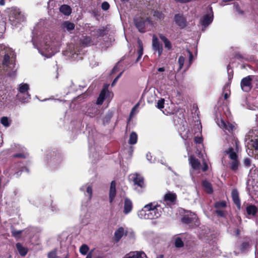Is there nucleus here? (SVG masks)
<instances>
[{
  "mask_svg": "<svg viewBox=\"0 0 258 258\" xmlns=\"http://www.w3.org/2000/svg\"><path fill=\"white\" fill-rule=\"evenodd\" d=\"M33 44L40 54L46 58L51 57L59 51L61 45L58 36L51 33H43L38 36H33Z\"/></svg>",
  "mask_w": 258,
  "mask_h": 258,
  "instance_id": "f257e3e1",
  "label": "nucleus"
},
{
  "mask_svg": "<svg viewBox=\"0 0 258 258\" xmlns=\"http://www.w3.org/2000/svg\"><path fill=\"white\" fill-rule=\"evenodd\" d=\"M163 208L156 202L150 203L138 212V216L143 219H156L159 218L163 212Z\"/></svg>",
  "mask_w": 258,
  "mask_h": 258,
  "instance_id": "f03ea898",
  "label": "nucleus"
},
{
  "mask_svg": "<svg viewBox=\"0 0 258 258\" xmlns=\"http://www.w3.org/2000/svg\"><path fill=\"white\" fill-rule=\"evenodd\" d=\"M228 145V149L225 151V153L229 155L231 160L237 159V155L234 151V148H237L238 142L237 139L233 136H229L226 139Z\"/></svg>",
  "mask_w": 258,
  "mask_h": 258,
  "instance_id": "7ed1b4c3",
  "label": "nucleus"
},
{
  "mask_svg": "<svg viewBox=\"0 0 258 258\" xmlns=\"http://www.w3.org/2000/svg\"><path fill=\"white\" fill-rule=\"evenodd\" d=\"M9 20L12 25H17V24L24 22L25 20V17L19 9L13 7L11 9Z\"/></svg>",
  "mask_w": 258,
  "mask_h": 258,
  "instance_id": "20e7f679",
  "label": "nucleus"
},
{
  "mask_svg": "<svg viewBox=\"0 0 258 258\" xmlns=\"http://www.w3.org/2000/svg\"><path fill=\"white\" fill-rule=\"evenodd\" d=\"M29 89V86L26 83L20 84L18 88L19 93L17 97L19 100L22 102L25 103L28 101L30 98V95L28 92Z\"/></svg>",
  "mask_w": 258,
  "mask_h": 258,
  "instance_id": "39448f33",
  "label": "nucleus"
},
{
  "mask_svg": "<svg viewBox=\"0 0 258 258\" xmlns=\"http://www.w3.org/2000/svg\"><path fill=\"white\" fill-rule=\"evenodd\" d=\"M214 19L213 12L212 7H210L207 14L202 16L200 20L202 25V31H205L206 28L212 23Z\"/></svg>",
  "mask_w": 258,
  "mask_h": 258,
  "instance_id": "423d86ee",
  "label": "nucleus"
},
{
  "mask_svg": "<svg viewBox=\"0 0 258 258\" xmlns=\"http://www.w3.org/2000/svg\"><path fill=\"white\" fill-rule=\"evenodd\" d=\"M181 220L183 223L189 224V226L191 227L199 225L198 218L197 215L190 211L185 212Z\"/></svg>",
  "mask_w": 258,
  "mask_h": 258,
  "instance_id": "0eeeda50",
  "label": "nucleus"
},
{
  "mask_svg": "<svg viewBox=\"0 0 258 258\" xmlns=\"http://www.w3.org/2000/svg\"><path fill=\"white\" fill-rule=\"evenodd\" d=\"M13 50L11 48L4 44H0V56L4 55L3 64L8 66L10 57L13 55Z\"/></svg>",
  "mask_w": 258,
  "mask_h": 258,
  "instance_id": "6e6552de",
  "label": "nucleus"
},
{
  "mask_svg": "<svg viewBox=\"0 0 258 258\" xmlns=\"http://www.w3.org/2000/svg\"><path fill=\"white\" fill-rule=\"evenodd\" d=\"M131 178L134 182V185L136 186L135 189L138 192H141L145 188L143 177L138 173L133 174L130 175Z\"/></svg>",
  "mask_w": 258,
  "mask_h": 258,
  "instance_id": "1a4fd4ad",
  "label": "nucleus"
},
{
  "mask_svg": "<svg viewBox=\"0 0 258 258\" xmlns=\"http://www.w3.org/2000/svg\"><path fill=\"white\" fill-rule=\"evenodd\" d=\"M254 82V76L249 75L242 79L240 82V87L244 92H248L252 88V81Z\"/></svg>",
  "mask_w": 258,
  "mask_h": 258,
  "instance_id": "9d476101",
  "label": "nucleus"
},
{
  "mask_svg": "<svg viewBox=\"0 0 258 258\" xmlns=\"http://www.w3.org/2000/svg\"><path fill=\"white\" fill-rule=\"evenodd\" d=\"M80 190L84 192L85 197H87V203H89L92 197V186L90 184H86L82 185L80 188Z\"/></svg>",
  "mask_w": 258,
  "mask_h": 258,
  "instance_id": "9b49d317",
  "label": "nucleus"
},
{
  "mask_svg": "<svg viewBox=\"0 0 258 258\" xmlns=\"http://www.w3.org/2000/svg\"><path fill=\"white\" fill-rule=\"evenodd\" d=\"M147 21H149L148 18H147L145 20L141 17H136L134 19L135 26L139 30V31L141 33L145 32V23Z\"/></svg>",
  "mask_w": 258,
  "mask_h": 258,
  "instance_id": "f8f14e48",
  "label": "nucleus"
},
{
  "mask_svg": "<svg viewBox=\"0 0 258 258\" xmlns=\"http://www.w3.org/2000/svg\"><path fill=\"white\" fill-rule=\"evenodd\" d=\"M152 47L155 52H158V56H161L163 51L162 45L160 43L158 38L154 35L152 38Z\"/></svg>",
  "mask_w": 258,
  "mask_h": 258,
  "instance_id": "ddd939ff",
  "label": "nucleus"
},
{
  "mask_svg": "<svg viewBox=\"0 0 258 258\" xmlns=\"http://www.w3.org/2000/svg\"><path fill=\"white\" fill-rule=\"evenodd\" d=\"M50 159L48 161L51 166H57L60 164L62 161V158L59 154H56L54 152L51 153Z\"/></svg>",
  "mask_w": 258,
  "mask_h": 258,
  "instance_id": "4468645a",
  "label": "nucleus"
},
{
  "mask_svg": "<svg viewBox=\"0 0 258 258\" xmlns=\"http://www.w3.org/2000/svg\"><path fill=\"white\" fill-rule=\"evenodd\" d=\"M175 23L180 28H184L186 26V20L185 18L181 14H176L174 18Z\"/></svg>",
  "mask_w": 258,
  "mask_h": 258,
  "instance_id": "2eb2a0df",
  "label": "nucleus"
},
{
  "mask_svg": "<svg viewBox=\"0 0 258 258\" xmlns=\"http://www.w3.org/2000/svg\"><path fill=\"white\" fill-rule=\"evenodd\" d=\"M133 208L132 201L127 198L124 199L123 205V213L127 215L131 212Z\"/></svg>",
  "mask_w": 258,
  "mask_h": 258,
  "instance_id": "dca6fc26",
  "label": "nucleus"
},
{
  "mask_svg": "<svg viewBox=\"0 0 258 258\" xmlns=\"http://www.w3.org/2000/svg\"><path fill=\"white\" fill-rule=\"evenodd\" d=\"M219 126L225 130H227L230 132L232 131L234 128V125L229 122H226L224 120L221 119L218 122Z\"/></svg>",
  "mask_w": 258,
  "mask_h": 258,
  "instance_id": "f3484780",
  "label": "nucleus"
},
{
  "mask_svg": "<svg viewBox=\"0 0 258 258\" xmlns=\"http://www.w3.org/2000/svg\"><path fill=\"white\" fill-rule=\"evenodd\" d=\"M189 162L193 170H199L200 168L201 164L198 159L190 156L189 157Z\"/></svg>",
  "mask_w": 258,
  "mask_h": 258,
  "instance_id": "a211bd4d",
  "label": "nucleus"
},
{
  "mask_svg": "<svg viewBox=\"0 0 258 258\" xmlns=\"http://www.w3.org/2000/svg\"><path fill=\"white\" fill-rule=\"evenodd\" d=\"M116 196V183L115 181H112L110 184L109 198V202L111 203Z\"/></svg>",
  "mask_w": 258,
  "mask_h": 258,
  "instance_id": "6ab92c4d",
  "label": "nucleus"
},
{
  "mask_svg": "<svg viewBox=\"0 0 258 258\" xmlns=\"http://www.w3.org/2000/svg\"><path fill=\"white\" fill-rule=\"evenodd\" d=\"M61 27L64 31H68L71 33V31L75 29V25L73 23L67 21L62 23Z\"/></svg>",
  "mask_w": 258,
  "mask_h": 258,
  "instance_id": "aec40b11",
  "label": "nucleus"
},
{
  "mask_svg": "<svg viewBox=\"0 0 258 258\" xmlns=\"http://www.w3.org/2000/svg\"><path fill=\"white\" fill-rule=\"evenodd\" d=\"M176 195L174 193L169 192L165 195L164 197V201L167 204H170L174 202L176 199Z\"/></svg>",
  "mask_w": 258,
  "mask_h": 258,
  "instance_id": "412c9836",
  "label": "nucleus"
},
{
  "mask_svg": "<svg viewBox=\"0 0 258 258\" xmlns=\"http://www.w3.org/2000/svg\"><path fill=\"white\" fill-rule=\"evenodd\" d=\"M124 258H147V257L143 252L136 251L127 254Z\"/></svg>",
  "mask_w": 258,
  "mask_h": 258,
  "instance_id": "4be33fe9",
  "label": "nucleus"
},
{
  "mask_svg": "<svg viewBox=\"0 0 258 258\" xmlns=\"http://www.w3.org/2000/svg\"><path fill=\"white\" fill-rule=\"evenodd\" d=\"M86 113L91 117H95L99 113V110L96 106H93L87 109Z\"/></svg>",
  "mask_w": 258,
  "mask_h": 258,
  "instance_id": "5701e85b",
  "label": "nucleus"
},
{
  "mask_svg": "<svg viewBox=\"0 0 258 258\" xmlns=\"http://www.w3.org/2000/svg\"><path fill=\"white\" fill-rule=\"evenodd\" d=\"M108 92V89L106 88H103L100 92L97 99L96 103L98 105H101L105 100L106 94Z\"/></svg>",
  "mask_w": 258,
  "mask_h": 258,
  "instance_id": "b1692460",
  "label": "nucleus"
},
{
  "mask_svg": "<svg viewBox=\"0 0 258 258\" xmlns=\"http://www.w3.org/2000/svg\"><path fill=\"white\" fill-rule=\"evenodd\" d=\"M17 249L19 253L22 256H25L28 252V248L24 247L21 243H17L16 245Z\"/></svg>",
  "mask_w": 258,
  "mask_h": 258,
  "instance_id": "393cba45",
  "label": "nucleus"
},
{
  "mask_svg": "<svg viewBox=\"0 0 258 258\" xmlns=\"http://www.w3.org/2000/svg\"><path fill=\"white\" fill-rule=\"evenodd\" d=\"M233 201L235 204L238 207L240 206V202L238 197V192L236 189H233L231 192Z\"/></svg>",
  "mask_w": 258,
  "mask_h": 258,
  "instance_id": "a878e982",
  "label": "nucleus"
},
{
  "mask_svg": "<svg viewBox=\"0 0 258 258\" xmlns=\"http://www.w3.org/2000/svg\"><path fill=\"white\" fill-rule=\"evenodd\" d=\"M159 37L161 40L163 42L164 46L168 50H171L172 48V44L170 41L163 35L160 34Z\"/></svg>",
  "mask_w": 258,
  "mask_h": 258,
  "instance_id": "bb28decb",
  "label": "nucleus"
},
{
  "mask_svg": "<svg viewBox=\"0 0 258 258\" xmlns=\"http://www.w3.org/2000/svg\"><path fill=\"white\" fill-rule=\"evenodd\" d=\"M138 44L139 46V49L138 50V57L136 59V62H138L141 58L143 54V46L142 41L140 39L138 40Z\"/></svg>",
  "mask_w": 258,
  "mask_h": 258,
  "instance_id": "cd10ccee",
  "label": "nucleus"
},
{
  "mask_svg": "<svg viewBox=\"0 0 258 258\" xmlns=\"http://www.w3.org/2000/svg\"><path fill=\"white\" fill-rule=\"evenodd\" d=\"M138 44L139 46V49L138 50V57L136 59V62H138L141 58L143 54V46L142 41L140 39L138 40Z\"/></svg>",
  "mask_w": 258,
  "mask_h": 258,
  "instance_id": "c85d7f7f",
  "label": "nucleus"
},
{
  "mask_svg": "<svg viewBox=\"0 0 258 258\" xmlns=\"http://www.w3.org/2000/svg\"><path fill=\"white\" fill-rule=\"evenodd\" d=\"M60 12L66 16L70 15L72 13V9L70 6L63 5L59 8Z\"/></svg>",
  "mask_w": 258,
  "mask_h": 258,
  "instance_id": "c756f323",
  "label": "nucleus"
},
{
  "mask_svg": "<svg viewBox=\"0 0 258 258\" xmlns=\"http://www.w3.org/2000/svg\"><path fill=\"white\" fill-rule=\"evenodd\" d=\"M167 77L169 79V75L167 73H162L158 76V80L162 84L169 85V84L166 80Z\"/></svg>",
  "mask_w": 258,
  "mask_h": 258,
  "instance_id": "7c9ffc66",
  "label": "nucleus"
},
{
  "mask_svg": "<svg viewBox=\"0 0 258 258\" xmlns=\"http://www.w3.org/2000/svg\"><path fill=\"white\" fill-rule=\"evenodd\" d=\"M233 11L236 15L243 16L244 15V12L240 9L239 4L237 2L233 3Z\"/></svg>",
  "mask_w": 258,
  "mask_h": 258,
  "instance_id": "2f4dec72",
  "label": "nucleus"
},
{
  "mask_svg": "<svg viewBox=\"0 0 258 258\" xmlns=\"http://www.w3.org/2000/svg\"><path fill=\"white\" fill-rule=\"evenodd\" d=\"M202 186L204 188V190L208 194H211L213 192V188L211 184L206 180L202 182Z\"/></svg>",
  "mask_w": 258,
  "mask_h": 258,
  "instance_id": "473e14b6",
  "label": "nucleus"
},
{
  "mask_svg": "<svg viewBox=\"0 0 258 258\" xmlns=\"http://www.w3.org/2000/svg\"><path fill=\"white\" fill-rule=\"evenodd\" d=\"M124 233V229L122 227H119L114 233V237L116 241H119L122 237Z\"/></svg>",
  "mask_w": 258,
  "mask_h": 258,
  "instance_id": "72a5a7b5",
  "label": "nucleus"
},
{
  "mask_svg": "<svg viewBox=\"0 0 258 258\" xmlns=\"http://www.w3.org/2000/svg\"><path fill=\"white\" fill-rule=\"evenodd\" d=\"M138 140V135L135 132H132L130 136L128 143L130 145H135L137 143Z\"/></svg>",
  "mask_w": 258,
  "mask_h": 258,
  "instance_id": "f704fd0d",
  "label": "nucleus"
},
{
  "mask_svg": "<svg viewBox=\"0 0 258 258\" xmlns=\"http://www.w3.org/2000/svg\"><path fill=\"white\" fill-rule=\"evenodd\" d=\"M246 212L248 215H254L257 212V208L254 205H249L246 207Z\"/></svg>",
  "mask_w": 258,
  "mask_h": 258,
  "instance_id": "c9c22d12",
  "label": "nucleus"
},
{
  "mask_svg": "<svg viewBox=\"0 0 258 258\" xmlns=\"http://www.w3.org/2000/svg\"><path fill=\"white\" fill-rule=\"evenodd\" d=\"M12 236L16 238H20L21 234L22 233L24 230H17L14 227H12L11 229Z\"/></svg>",
  "mask_w": 258,
  "mask_h": 258,
  "instance_id": "e433bc0d",
  "label": "nucleus"
},
{
  "mask_svg": "<svg viewBox=\"0 0 258 258\" xmlns=\"http://www.w3.org/2000/svg\"><path fill=\"white\" fill-rule=\"evenodd\" d=\"M232 160V162L230 163V168L232 171H236L239 166V162L237 159Z\"/></svg>",
  "mask_w": 258,
  "mask_h": 258,
  "instance_id": "4c0bfd02",
  "label": "nucleus"
},
{
  "mask_svg": "<svg viewBox=\"0 0 258 258\" xmlns=\"http://www.w3.org/2000/svg\"><path fill=\"white\" fill-rule=\"evenodd\" d=\"M19 167L20 168V170L17 172H16L15 173L13 172H11L10 173V175H13V176H15L16 177H18L21 173H19L20 172H22L23 171H26L27 172H29L28 169L26 167H21L20 166H19Z\"/></svg>",
  "mask_w": 258,
  "mask_h": 258,
  "instance_id": "58836bf2",
  "label": "nucleus"
},
{
  "mask_svg": "<svg viewBox=\"0 0 258 258\" xmlns=\"http://www.w3.org/2000/svg\"><path fill=\"white\" fill-rule=\"evenodd\" d=\"M89 250V246L86 244H83L80 247L79 251L82 255H86L87 254Z\"/></svg>",
  "mask_w": 258,
  "mask_h": 258,
  "instance_id": "ea45409f",
  "label": "nucleus"
},
{
  "mask_svg": "<svg viewBox=\"0 0 258 258\" xmlns=\"http://www.w3.org/2000/svg\"><path fill=\"white\" fill-rule=\"evenodd\" d=\"M175 246L177 248H181L184 246V243L180 237H176L174 242Z\"/></svg>",
  "mask_w": 258,
  "mask_h": 258,
  "instance_id": "a19ab883",
  "label": "nucleus"
},
{
  "mask_svg": "<svg viewBox=\"0 0 258 258\" xmlns=\"http://www.w3.org/2000/svg\"><path fill=\"white\" fill-rule=\"evenodd\" d=\"M1 122L5 127H8L10 125V121L7 117H2L1 119Z\"/></svg>",
  "mask_w": 258,
  "mask_h": 258,
  "instance_id": "79ce46f5",
  "label": "nucleus"
},
{
  "mask_svg": "<svg viewBox=\"0 0 258 258\" xmlns=\"http://www.w3.org/2000/svg\"><path fill=\"white\" fill-rule=\"evenodd\" d=\"M185 57L181 55L178 58V62L179 64V70H180L184 64V61H185Z\"/></svg>",
  "mask_w": 258,
  "mask_h": 258,
  "instance_id": "37998d69",
  "label": "nucleus"
},
{
  "mask_svg": "<svg viewBox=\"0 0 258 258\" xmlns=\"http://www.w3.org/2000/svg\"><path fill=\"white\" fill-rule=\"evenodd\" d=\"M226 206V203L224 201L216 202L215 204V207L216 209H220V208H224V207H225Z\"/></svg>",
  "mask_w": 258,
  "mask_h": 258,
  "instance_id": "c03bdc74",
  "label": "nucleus"
},
{
  "mask_svg": "<svg viewBox=\"0 0 258 258\" xmlns=\"http://www.w3.org/2000/svg\"><path fill=\"white\" fill-rule=\"evenodd\" d=\"M91 38L89 36H86L83 39L82 42L85 45H89L91 43Z\"/></svg>",
  "mask_w": 258,
  "mask_h": 258,
  "instance_id": "a18cd8bd",
  "label": "nucleus"
},
{
  "mask_svg": "<svg viewBox=\"0 0 258 258\" xmlns=\"http://www.w3.org/2000/svg\"><path fill=\"white\" fill-rule=\"evenodd\" d=\"M194 129H195V132L197 133L201 132V129H202V125L200 122H199L198 121L197 122V123L194 126Z\"/></svg>",
  "mask_w": 258,
  "mask_h": 258,
  "instance_id": "49530a36",
  "label": "nucleus"
},
{
  "mask_svg": "<svg viewBox=\"0 0 258 258\" xmlns=\"http://www.w3.org/2000/svg\"><path fill=\"white\" fill-rule=\"evenodd\" d=\"M249 247V243L247 242H243L240 246V250L241 251L246 250Z\"/></svg>",
  "mask_w": 258,
  "mask_h": 258,
  "instance_id": "de8ad7c7",
  "label": "nucleus"
},
{
  "mask_svg": "<svg viewBox=\"0 0 258 258\" xmlns=\"http://www.w3.org/2000/svg\"><path fill=\"white\" fill-rule=\"evenodd\" d=\"M164 99H160L158 101L156 107L159 109H162L164 107Z\"/></svg>",
  "mask_w": 258,
  "mask_h": 258,
  "instance_id": "09e8293b",
  "label": "nucleus"
},
{
  "mask_svg": "<svg viewBox=\"0 0 258 258\" xmlns=\"http://www.w3.org/2000/svg\"><path fill=\"white\" fill-rule=\"evenodd\" d=\"M215 213L220 217H225V212L221 209H216V210L215 211Z\"/></svg>",
  "mask_w": 258,
  "mask_h": 258,
  "instance_id": "8fccbe9b",
  "label": "nucleus"
},
{
  "mask_svg": "<svg viewBox=\"0 0 258 258\" xmlns=\"http://www.w3.org/2000/svg\"><path fill=\"white\" fill-rule=\"evenodd\" d=\"M109 7H110L109 4L106 2H104L102 3V4L101 5V8L104 11L108 10L109 9Z\"/></svg>",
  "mask_w": 258,
  "mask_h": 258,
  "instance_id": "3c124183",
  "label": "nucleus"
},
{
  "mask_svg": "<svg viewBox=\"0 0 258 258\" xmlns=\"http://www.w3.org/2000/svg\"><path fill=\"white\" fill-rule=\"evenodd\" d=\"M251 145L252 147L255 149L256 152H258V140H255L254 141H251Z\"/></svg>",
  "mask_w": 258,
  "mask_h": 258,
  "instance_id": "603ef678",
  "label": "nucleus"
},
{
  "mask_svg": "<svg viewBox=\"0 0 258 258\" xmlns=\"http://www.w3.org/2000/svg\"><path fill=\"white\" fill-rule=\"evenodd\" d=\"M186 52L189 55V66L191 64L193 60V55L191 52H190L189 50H186Z\"/></svg>",
  "mask_w": 258,
  "mask_h": 258,
  "instance_id": "864d4df0",
  "label": "nucleus"
},
{
  "mask_svg": "<svg viewBox=\"0 0 258 258\" xmlns=\"http://www.w3.org/2000/svg\"><path fill=\"white\" fill-rule=\"evenodd\" d=\"M48 258H56V253L55 251H51L49 252L48 254Z\"/></svg>",
  "mask_w": 258,
  "mask_h": 258,
  "instance_id": "5fc2aeb1",
  "label": "nucleus"
},
{
  "mask_svg": "<svg viewBox=\"0 0 258 258\" xmlns=\"http://www.w3.org/2000/svg\"><path fill=\"white\" fill-rule=\"evenodd\" d=\"M154 16H156L159 19H163V18H164L163 14L159 12H155Z\"/></svg>",
  "mask_w": 258,
  "mask_h": 258,
  "instance_id": "6e6d98bb",
  "label": "nucleus"
},
{
  "mask_svg": "<svg viewBox=\"0 0 258 258\" xmlns=\"http://www.w3.org/2000/svg\"><path fill=\"white\" fill-rule=\"evenodd\" d=\"M122 74V72L120 73L113 80L112 83V86H114L116 82H117L118 80L119 79V78L121 77V76Z\"/></svg>",
  "mask_w": 258,
  "mask_h": 258,
  "instance_id": "4d7b16f0",
  "label": "nucleus"
},
{
  "mask_svg": "<svg viewBox=\"0 0 258 258\" xmlns=\"http://www.w3.org/2000/svg\"><path fill=\"white\" fill-rule=\"evenodd\" d=\"M13 157L15 158H26V155L23 153H18L14 155Z\"/></svg>",
  "mask_w": 258,
  "mask_h": 258,
  "instance_id": "13d9d810",
  "label": "nucleus"
},
{
  "mask_svg": "<svg viewBox=\"0 0 258 258\" xmlns=\"http://www.w3.org/2000/svg\"><path fill=\"white\" fill-rule=\"evenodd\" d=\"M176 3L185 4L192 2L193 0H174Z\"/></svg>",
  "mask_w": 258,
  "mask_h": 258,
  "instance_id": "bf43d9fd",
  "label": "nucleus"
},
{
  "mask_svg": "<svg viewBox=\"0 0 258 258\" xmlns=\"http://www.w3.org/2000/svg\"><path fill=\"white\" fill-rule=\"evenodd\" d=\"M251 161L249 158H246L244 160V164L246 166L249 167L250 165Z\"/></svg>",
  "mask_w": 258,
  "mask_h": 258,
  "instance_id": "052dcab7",
  "label": "nucleus"
},
{
  "mask_svg": "<svg viewBox=\"0 0 258 258\" xmlns=\"http://www.w3.org/2000/svg\"><path fill=\"white\" fill-rule=\"evenodd\" d=\"M203 163L204 164V166L202 167V170L203 171H206L208 169V166L205 160H203Z\"/></svg>",
  "mask_w": 258,
  "mask_h": 258,
  "instance_id": "680f3d73",
  "label": "nucleus"
},
{
  "mask_svg": "<svg viewBox=\"0 0 258 258\" xmlns=\"http://www.w3.org/2000/svg\"><path fill=\"white\" fill-rule=\"evenodd\" d=\"M195 142L197 144H200L202 142V138L201 137H196L195 138Z\"/></svg>",
  "mask_w": 258,
  "mask_h": 258,
  "instance_id": "e2e57ef3",
  "label": "nucleus"
},
{
  "mask_svg": "<svg viewBox=\"0 0 258 258\" xmlns=\"http://www.w3.org/2000/svg\"><path fill=\"white\" fill-rule=\"evenodd\" d=\"M254 83L255 87L258 89V76H254Z\"/></svg>",
  "mask_w": 258,
  "mask_h": 258,
  "instance_id": "0e129e2a",
  "label": "nucleus"
},
{
  "mask_svg": "<svg viewBox=\"0 0 258 258\" xmlns=\"http://www.w3.org/2000/svg\"><path fill=\"white\" fill-rule=\"evenodd\" d=\"M139 106V103L137 104L132 109L131 112L130 113V117L133 115L134 112L135 111L136 108Z\"/></svg>",
  "mask_w": 258,
  "mask_h": 258,
  "instance_id": "69168bd1",
  "label": "nucleus"
},
{
  "mask_svg": "<svg viewBox=\"0 0 258 258\" xmlns=\"http://www.w3.org/2000/svg\"><path fill=\"white\" fill-rule=\"evenodd\" d=\"M188 131H187V132H186V134H185V135H183V136H182V134H183L182 133H181V134H181V135L182 136V138L183 139H186L188 138L189 137V136H189V134H188Z\"/></svg>",
  "mask_w": 258,
  "mask_h": 258,
  "instance_id": "338daca9",
  "label": "nucleus"
},
{
  "mask_svg": "<svg viewBox=\"0 0 258 258\" xmlns=\"http://www.w3.org/2000/svg\"><path fill=\"white\" fill-rule=\"evenodd\" d=\"M146 157L148 161H149L150 162H152V156L150 153L147 154Z\"/></svg>",
  "mask_w": 258,
  "mask_h": 258,
  "instance_id": "774afa93",
  "label": "nucleus"
}]
</instances>
